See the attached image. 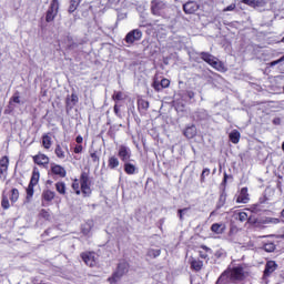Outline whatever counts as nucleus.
<instances>
[{"label":"nucleus","instance_id":"nucleus-1","mask_svg":"<svg viewBox=\"0 0 284 284\" xmlns=\"http://www.w3.org/2000/svg\"><path fill=\"white\" fill-rule=\"evenodd\" d=\"M71 189L77 196H90L92 194V178L90 171H82L79 179H73Z\"/></svg>","mask_w":284,"mask_h":284},{"label":"nucleus","instance_id":"nucleus-2","mask_svg":"<svg viewBox=\"0 0 284 284\" xmlns=\"http://www.w3.org/2000/svg\"><path fill=\"white\" fill-rule=\"evenodd\" d=\"M245 278V271L243 266H235L230 271H224L217 278V284H225L229 281H243Z\"/></svg>","mask_w":284,"mask_h":284},{"label":"nucleus","instance_id":"nucleus-3","mask_svg":"<svg viewBox=\"0 0 284 284\" xmlns=\"http://www.w3.org/2000/svg\"><path fill=\"white\" fill-rule=\"evenodd\" d=\"M199 54H200V59H202L204 63H207L209 65H211L213 70H217V72H227V68H225V63L219 60V58L212 55V53L202 51Z\"/></svg>","mask_w":284,"mask_h":284},{"label":"nucleus","instance_id":"nucleus-4","mask_svg":"<svg viewBox=\"0 0 284 284\" xmlns=\"http://www.w3.org/2000/svg\"><path fill=\"white\" fill-rule=\"evenodd\" d=\"M128 272H130V263H128V261L125 260H121L118 263L115 271L112 273L110 277H108L106 281L109 284H118L119 281H121V277L125 276Z\"/></svg>","mask_w":284,"mask_h":284},{"label":"nucleus","instance_id":"nucleus-5","mask_svg":"<svg viewBox=\"0 0 284 284\" xmlns=\"http://www.w3.org/2000/svg\"><path fill=\"white\" fill-rule=\"evenodd\" d=\"M39 181H41V172L39 171V168L34 166L31 173L30 182L26 189V199L28 201H32V196H34V187L39 185Z\"/></svg>","mask_w":284,"mask_h":284},{"label":"nucleus","instance_id":"nucleus-6","mask_svg":"<svg viewBox=\"0 0 284 284\" xmlns=\"http://www.w3.org/2000/svg\"><path fill=\"white\" fill-rule=\"evenodd\" d=\"M60 3L59 0H51L50 6L45 12V22L52 23L59 14Z\"/></svg>","mask_w":284,"mask_h":284},{"label":"nucleus","instance_id":"nucleus-7","mask_svg":"<svg viewBox=\"0 0 284 284\" xmlns=\"http://www.w3.org/2000/svg\"><path fill=\"white\" fill-rule=\"evenodd\" d=\"M80 258L88 267H97V253L94 251L82 252Z\"/></svg>","mask_w":284,"mask_h":284},{"label":"nucleus","instance_id":"nucleus-8","mask_svg":"<svg viewBox=\"0 0 284 284\" xmlns=\"http://www.w3.org/2000/svg\"><path fill=\"white\" fill-rule=\"evenodd\" d=\"M143 39V31L141 29H133L129 33H126L124 41L129 45H133L136 41H141Z\"/></svg>","mask_w":284,"mask_h":284},{"label":"nucleus","instance_id":"nucleus-9","mask_svg":"<svg viewBox=\"0 0 284 284\" xmlns=\"http://www.w3.org/2000/svg\"><path fill=\"white\" fill-rule=\"evenodd\" d=\"M118 156L122 163H128L132 159V150H130V146L121 144L118 149Z\"/></svg>","mask_w":284,"mask_h":284},{"label":"nucleus","instance_id":"nucleus-10","mask_svg":"<svg viewBox=\"0 0 284 284\" xmlns=\"http://www.w3.org/2000/svg\"><path fill=\"white\" fill-rule=\"evenodd\" d=\"M276 270H278V264H276V261H267L263 272V280L270 278V276H272Z\"/></svg>","mask_w":284,"mask_h":284},{"label":"nucleus","instance_id":"nucleus-11","mask_svg":"<svg viewBox=\"0 0 284 284\" xmlns=\"http://www.w3.org/2000/svg\"><path fill=\"white\" fill-rule=\"evenodd\" d=\"M57 193L50 189H47L42 192V207H48L52 201H54Z\"/></svg>","mask_w":284,"mask_h":284},{"label":"nucleus","instance_id":"nucleus-12","mask_svg":"<svg viewBox=\"0 0 284 284\" xmlns=\"http://www.w3.org/2000/svg\"><path fill=\"white\" fill-rule=\"evenodd\" d=\"M51 174L58 176L59 179H65L68 176V171L60 164H51Z\"/></svg>","mask_w":284,"mask_h":284},{"label":"nucleus","instance_id":"nucleus-13","mask_svg":"<svg viewBox=\"0 0 284 284\" xmlns=\"http://www.w3.org/2000/svg\"><path fill=\"white\" fill-rule=\"evenodd\" d=\"M33 163H36V165H42L45 168V165L50 163V158L44 153H38L37 155H33Z\"/></svg>","mask_w":284,"mask_h":284},{"label":"nucleus","instance_id":"nucleus-14","mask_svg":"<svg viewBox=\"0 0 284 284\" xmlns=\"http://www.w3.org/2000/svg\"><path fill=\"white\" fill-rule=\"evenodd\" d=\"M152 88L155 90V92H161V90L170 88V79L163 78L160 82L155 80L152 83Z\"/></svg>","mask_w":284,"mask_h":284},{"label":"nucleus","instance_id":"nucleus-15","mask_svg":"<svg viewBox=\"0 0 284 284\" xmlns=\"http://www.w3.org/2000/svg\"><path fill=\"white\" fill-rule=\"evenodd\" d=\"M199 10V3L196 1H189L183 4V11L185 14H194Z\"/></svg>","mask_w":284,"mask_h":284},{"label":"nucleus","instance_id":"nucleus-16","mask_svg":"<svg viewBox=\"0 0 284 284\" xmlns=\"http://www.w3.org/2000/svg\"><path fill=\"white\" fill-rule=\"evenodd\" d=\"M8 168H10V158L4 155L0 159V176L8 174Z\"/></svg>","mask_w":284,"mask_h":284},{"label":"nucleus","instance_id":"nucleus-17","mask_svg":"<svg viewBox=\"0 0 284 284\" xmlns=\"http://www.w3.org/2000/svg\"><path fill=\"white\" fill-rule=\"evenodd\" d=\"M236 203H250V193H247V186L241 189L240 194L236 199Z\"/></svg>","mask_w":284,"mask_h":284},{"label":"nucleus","instance_id":"nucleus-18","mask_svg":"<svg viewBox=\"0 0 284 284\" xmlns=\"http://www.w3.org/2000/svg\"><path fill=\"white\" fill-rule=\"evenodd\" d=\"M77 103H79V95H77V93H72L71 95L67 97L65 99L67 110H72L74 105H77Z\"/></svg>","mask_w":284,"mask_h":284},{"label":"nucleus","instance_id":"nucleus-19","mask_svg":"<svg viewBox=\"0 0 284 284\" xmlns=\"http://www.w3.org/2000/svg\"><path fill=\"white\" fill-rule=\"evenodd\" d=\"M227 227L225 226V223L221 222V223H213L211 225V232H213V234H225V230Z\"/></svg>","mask_w":284,"mask_h":284},{"label":"nucleus","instance_id":"nucleus-20","mask_svg":"<svg viewBox=\"0 0 284 284\" xmlns=\"http://www.w3.org/2000/svg\"><path fill=\"white\" fill-rule=\"evenodd\" d=\"M197 131H196V125L192 124L190 126H186L183 131V135L186 139H194V136H196Z\"/></svg>","mask_w":284,"mask_h":284},{"label":"nucleus","instance_id":"nucleus-21","mask_svg":"<svg viewBox=\"0 0 284 284\" xmlns=\"http://www.w3.org/2000/svg\"><path fill=\"white\" fill-rule=\"evenodd\" d=\"M225 203H227V193L223 190L216 202L215 210H221V207L225 206Z\"/></svg>","mask_w":284,"mask_h":284},{"label":"nucleus","instance_id":"nucleus-22","mask_svg":"<svg viewBox=\"0 0 284 284\" xmlns=\"http://www.w3.org/2000/svg\"><path fill=\"white\" fill-rule=\"evenodd\" d=\"M192 272H201L203 270V261L192 258L190 261Z\"/></svg>","mask_w":284,"mask_h":284},{"label":"nucleus","instance_id":"nucleus-23","mask_svg":"<svg viewBox=\"0 0 284 284\" xmlns=\"http://www.w3.org/2000/svg\"><path fill=\"white\" fill-rule=\"evenodd\" d=\"M42 148H44V150H50V148H52V136H50V133H44L42 135Z\"/></svg>","mask_w":284,"mask_h":284},{"label":"nucleus","instance_id":"nucleus-24","mask_svg":"<svg viewBox=\"0 0 284 284\" xmlns=\"http://www.w3.org/2000/svg\"><path fill=\"white\" fill-rule=\"evenodd\" d=\"M229 139L234 145L239 144V142L241 141V132H239V130H233L229 134Z\"/></svg>","mask_w":284,"mask_h":284},{"label":"nucleus","instance_id":"nucleus-25","mask_svg":"<svg viewBox=\"0 0 284 284\" xmlns=\"http://www.w3.org/2000/svg\"><path fill=\"white\" fill-rule=\"evenodd\" d=\"M119 165H120L119 158H116V155H111L108 160L109 170H116Z\"/></svg>","mask_w":284,"mask_h":284},{"label":"nucleus","instance_id":"nucleus-26","mask_svg":"<svg viewBox=\"0 0 284 284\" xmlns=\"http://www.w3.org/2000/svg\"><path fill=\"white\" fill-rule=\"evenodd\" d=\"M150 108V102L145 99L139 98L138 99V110L141 112L143 110L144 112H148Z\"/></svg>","mask_w":284,"mask_h":284},{"label":"nucleus","instance_id":"nucleus-27","mask_svg":"<svg viewBox=\"0 0 284 284\" xmlns=\"http://www.w3.org/2000/svg\"><path fill=\"white\" fill-rule=\"evenodd\" d=\"M19 196H20L19 189L13 187L10 190L9 200L12 203V205H14V203H17V201H19Z\"/></svg>","mask_w":284,"mask_h":284},{"label":"nucleus","instance_id":"nucleus-28","mask_svg":"<svg viewBox=\"0 0 284 284\" xmlns=\"http://www.w3.org/2000/svg\"><path fill=\"white\" fill-rule=\"evenodd\" d=\"M125 174L132 175L136 173V166L130 162H124Z\"/></svg>","mask_w":284,"mask_h":284},{"label":"nucleus","instance_id":"nucleus-29","mask_svg":"<svg viewBox=\"0 0 284 284\" xmlns=\"http://www.w3.org/2000/svg\"><path fill=\"white\" fill-rule=\"evenodd\" d=\"M202 251H199V256L200 258H209L210 254L209 253H212V248L205 246V245H201L200 246Z\"/></svg>","mask_w":284,"mask_h":284},{"label":"nucleus","instance_id":"nucleus-30","mask_svg":"<svg viewBox=\"0 0 284 284\" xmlns=\"http://www.w3.org/2000/svg\"><path fill=\"white\" fill-rule=\"evenodd\" d=\"M81 6V1L79 0H70L68 12L72 14V12H77V9Z\"/></svg>","mask_w":284,"mask_h":284},{"label":"nucleus","instance_id":"nucleus-31","mask_svg":"<svg viewBox=\"0 0 284 284\" xmlns=\"http://www.w3.org/2000/svg\"><path fill=\"white\" fill-rule=\"evenodd\" d=\"M54 154L57 159H65V151H63V146H61V144L55 145Z\"/></svg>","mask_w":284,"mask_h":284},{"label":"nucleus","instance_id":"nucleus-32","mask_svg":"<svg viewBox=\"0 0 284 284\" xmlns=\"http://www.w3.org/2000/svg\"><path fill=\"white\" fill-rule=\"evenodd\" d=\"M1 207L2 210H10V200L8 199L6 192L2 193Z\"/></svg>","mask_w":284,"mask_h":284},{"label":"nucleus","instance_id":"nucleus-33","mask_svg":"<svg viewBox=\"0 0 284 284\" xmlns=\"http://www.w3.org/2000/svg\"><path fill=\"white\" fill-rule=\"evenodd\" d=\"M125 99V94L122 91H114L112 94V101L119 103V101H123Z\"/></svg>","mask_w":284,"mask_h":284},{"label":"nucleus","instance_id":"nucleus-34","mask_svg":"<svg viewBox=\"0 0 284 284\" xmlns=\"http://www.w3.org/2000/svg\"><path fill=\"white\" fill-rule=\"evenodd\" d=\"M39 217L44 219V221H50L52 219L50 210L41 209L39 212Z\"/></svg>","mask_w":284,"mask_h":284},{"label":"nucleus","instance_id":"nucleus-35","mask_svg":"<svg viewBox=\"0 0 284 284\" xmlns=\"http://www.w3.org/2000/svg\"><path fill=\"white\" fill-rule=\"evenodd\" d=\"M151 12H152V14H160V12H161V2L152 1Z\"/></svg>","mask_w":284,"mask_h":284},{"label":"nucleus","instance_id":"nucleus-36","mask_svg":"<svg viewBox=\"0 0 284 284\" xmlns=\"http://www.w3.org/2000/svg\"><path fill=\"white\" fill-rule=\"evenodd\" d=\"M146 256H149V258H159V256H161V250L150 248Z\"/></svg>","mask_w":284,"mask_h":284},{"label":"nucleus","instance_id":"nucleus-37","mask_svg":"<svg viewBox=\"0 0 284 284\" xmlns=\"http://www.w3.org/2000/svg\"><path fill=\"white\" fill-rule=\"evenodd\" d=\"M55 190L58 193L65 195V182H57Z\"/></svg>","mask_w":284,"mask_h":284},{"label":"nucleus","instance_id":"nucleus-38","mask_svg":"<svg viewBox=\"0 0 284 284\" xmlns=\"http://www.w3.org/2000/svg\"><path fill=\"white\" fill-rule=\"evenodd\" d=\"M250 219V215H247L246 212H239L236 220L240 221V223H245V221L247 222V220Z\"/></svg>","mask_w":284,"mask_h":284},{"label":"nucleus","instance_id":"nucleus-39","mask_svg":"<svg viewBox=\"0 0 284 284\" xmlns=\"http://www.w3.org/2000/svg\"><path fill=\"white\" fill-rule=\"evenodd\" d=\"M9 103H18V104L21 103V95H20L19 91H16L13 93V95L10 98Z\"/></svg>","mask_w":284,"mask_h":284},{"label":"nucleus","instance_id":"nucleus-40","mask_svg":"<svg viewBox=\"0 0 284 284\" xmlns=\"http://www.w3.org/2000/svg\"><path fill=\"white\" fill-rule=\"evenodd\" d=\"M264 251L265 252H274V250H276V244H274L273 242H268L266 244H264Z\"/></svg>","mask_w":284,"mask_h":284},{"label":"nucleus","instance_id":"nucleus-41","mask_svg":"<svg viewBox=\"0 0 284 284\" xmlns=\"http://www.w3.org/2000/svg\"><path fill=\"white\" fill-rule=\"evenodd\" d=\"M90 158L92 160V163H99L101 161V158L99 156V151L91 152Z\"/></svg>","mask_w":284,"mask_h":284},{"label":"nucleus","instance_id":"nucleus-42","mask_svg":"<svg viewBox=\"0 0 284 284\" xmlns=\"http://www.w3.org/2000/svg\"><path fill=\"white\" fill-rule=\"evenodd\" d=\"M210 176V169H203L200 175V183H205V178Z\"/></svg>","mask_w":284,"mask_h":284},{"label":"nucleus","instance_id":"nucleus-43","mask_svg":"<svg viewBox=\"0 0 284 284\" xmlns=\"http://www.w3.org/2000/svg\"><path fill=\"white\" fill-rule=\"evenodd\" d=\"M266 223H271L272 225H278V223H283V220H281V217H267Z\"/></svg>","mask_w":284,"mask_h":284},{"label":"nucleus","instance_id":"nucleus-44","mask_svg":"<svg viewBox=\"0 0 284 284\" xmlns=\"http://www.w3.org/2000/svg\"><path fill=\"white\" fill-rule=\"evenodd\" d=\"M267 1L265 0H253V8H264Z\"/></svg>","mask_w":284,"mask_h":284},{"label":"nucleus","instance_id":"nucleus-45","mask_svg":"<svg viewBox=\"0 0 284 284\" xmlns=\"http://www.w3.org/2000/svg\"><path fill=\"white\" fill-rule=\"evenodd\" d=\"M227 179H232V175H229L227 172H224V178H223L222 183H221V185L224 186V189H223L224 192H225V187H227Z\"/></svg>","mask_w":284,"mask_h":284},{"label":"nucleus","instance_id":"nucleus-46","mask_svg":"<svg viewBox=\"0 0 284 284\" xmlns=\"http://www.w3.org/2000/svg\"><path fill=\"white\" fill-rule=\"evenodd\" d=\"M246 223H248V225H256V223H258V219H256V216L248 215Z\"/></svg>","mask_w":284,"mask_h":284},{"label":"nucleus","instance_id":"nucleus-47","mask_svg":"<svg viewBox=\"0 0 284 284\" xmlns=\"http://www.w3.org/2000/svg\"><path fill=\"white\" fill-rule=\"evenodd\" d=\"M113 112L115 115H118L121 119V105H119V103L114 104Z\"/></svg>","mask_w":284,"mask_h":284},{"label":"nucleus","instance_id":"nucleus-48","mask_svg":"<svg viewBox=\"0 0 284 284\" xmlns=\"http://www.w3.org/2000/svg\"><path fill=\"white\" fill-rule=\"evenodd\" d=\"M83 152V144H77L74 148H73V153L74 154H81Z\"/></svg>","mask_w":284,"mask_h":284},{"label":"nucleus","instance_id":"nucleus-49","mask_svg":"<svg viewBox=\"0 0 284 284\" xmlns=\"http://www.w3.org/2000/svg\"><path fill=\"white\" fill-rule=\"evenodd\" d=\"M283 61H284V55L277 60L272 61L271 63H268V65L270 68H274V65H278V63H283Z\"/></svg>","mask_w":284,"mask_h":284},{"label":"nucleus","instance_id":"nucleus-50","mask_svg":"<svg viewBox=\"0 0 284 284\" xmlns=\"http://www.w3.org/2000/svg\"><path fill=\"white\" fill-rule=\"evenodd\" d=\"M234 10H236V4L232 3V4L227 6L226 8H224L223 12H232Z\"/></svg>","mask_w":284,"mask_h":284},{"label":"nucleus","instance_id":"nucleus-51","mask_svg":"<svg viewBox=\"0 0 284 284\" xmlns=\"http://www.w3.org/2000/svg\"><path fill=\"white\" fill-rule=\"evenodd\" d=\"M187 210H190V207H184V209L178 210V215H179L180 221H183V212H187Z\"/></svg>","mask_w":284,"mask_h":284},{"label":"nucleus","instance_id":"nucleus-52","mask_svg":"<svg viewBox=\"0 0 284 284\" xmlns=\"http://www.w3.org/2000/svg\"><path fill=\"white\" fill-rule=\"evenodd\" d=\"M242 3H244L245 6H250V8H253L254 0H242Z\"/></svg>","mask_w":284,"mask_h":284},{"label":"nucleus","instance_id":"nucleus-53","mask_svg":"<svg viewBox=\"0 0 284 284\" xmlns=\"http://www.w3.org/2000/svg\"><path fill=\"white\" fill-rule=\"evenodd\" d=\"M75 143H78V145H81V143H83V136L78 135V136L75 138Z\"/></svg>","mask_w":284,"mask_h":284},{"label":"nucleus","instance_id":"nucleus-54","mask_svg":"<svg viewBox=\"0 0 284 284\" xmlns=\"http://www.w3.org/2000/svg\"><path fill=\"white\" fill-rule=\"evenodd\" d=\"M273 124H274V125H281V119H280V118H275V119L273 120Z\"/></svg>","mask_w":284,"mask_h":284},{"label":"nucleus","instance_id":"nucleus-55","mask_svg":"<svg viewBox=\"0 0 284 284\" xmlns=\"http://www.w3.org/2000/svg\"><path fill=\"white\" fill-rule=\"evenodd\" d=\"M187 97H189V99H194V92L193 91H189L187 92Z\"/></svg>","mask_w":284,"mask_h":284},{"label":"nucleus","instance_id":"nucleus-56","mask_svg":"<svg viewBox=\"0 0 284 284\" xmlns=\"http://www.w3.org/2000/svg\"><path fill=\"white\" fill-rule=\"evenodd\" d=\"M280 219L282 220V223H284V209L280 213Z\"/></svg>","mask_w":284,"mask_h":284},{"label":"nucleus","instance_id":"nucleus-57","mask_svg":"<svg viewBox=\"0 0 284 284\" xmlns=\"http://www.w3.org/2000/svg\"><path fill=\"white\" fill-rule=\"evenodd\" d=\"M282 150H283V152H284V141H283V143H282Z\"/></svg>","mask_w":284,"mask_h":284},{"label":"nucleus","instance_id":"nucleus-58","mask_svg":"<svg viewBox=\"0 0 284 284\" xmlns=\"http://www.w3.org/2000/svg\"><path fill=\"white\" fill-rule=\"evenodd\" d=\"M210 216H214V211H213V212H211Z\"/></svg>","mask_w":284,"mask_h":284},{"label":"nucleus","instance_id":"nucleus-59","mask_svg":"<svg viewBox=\"0 0 284 284\" xmlns=\"http://www.w3.org/2000/svg\"><path fill=\"white\" fill-rule=\"evenodd\" d=\"M281 41H282V43H284V37L282 38V40H281Z\"/></svg>","mask_w":284,"mask_h":284}]
</instances>
